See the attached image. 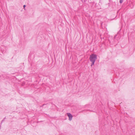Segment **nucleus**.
<instances>
[{"mask_svg":"<svg viewBox=\"0 0 135 135\" xmlns=\"http://www.w3.org/2000/svg\"><path fill=\"white\" fill-rule=\"evenodd\" d=\"M97 59V56L95 54H92L90 55V60L92 64L91 65L92 66L94 64V62Z\"/></svg>","mask_w":135,"mask_h":135,"instance_id":"nucleus-1","label":"nucleus"},{"mask_svg":"<svg viewBox=\"0 0 135 135\" xmlns=\"http://www.w3.org/2000/svg\"><path fill=\"white\" fill-rule=\"evenodd\" d=\"M67 115L69 118V120L70 121H71L72 120L73 117L72 115L70 113H67Z\"/></svg>","mask_w":135,"mask_h":135,"instance_id":"nucleus-2","label":"nucleus"},{"mask_svg":"<svg viewBox=\"0 0 135 135\" xmlns=\"http://www.w3.org/2000/svg\"><path fill=\"white\" fill-rule=\"evenodd\" d=\"M123 1V0H120L119 2L120 3H121Z\"/></svg>","mask_w":135,"mask_h":135,"instance_id":"nucleus-3","label":"nucleus"},{"mask_svg":"<svg viewBox=\"0 0 135 135\" xmlns=\"http://www.w3.org/2000/svg\"><path fill=\"white\" fill-rule=\"evenodd\" d=\"M25 7H26V5H23V8H25Z\"/></svg>","mask_w":135,"mask_h":135,"instance_id":"nucleus-4","label":"nucleus"},{"mask_svg":"<svg viewBox=\"0 0 135 135\" xmlns=\"http://www.w3.org/2000/svg\"><path fill=\"white\" fill-rule=\"evenodd\" d=\"M117 36V35H115V36H114V38H115V37L116 36Z\"/></svg>","mask_w":135,"mask_h":135,"instance_id":"nucleus-5","label":"nucleus"},{"mask_svg":"<svg viewBox=\"0 0 135 135\" xmlns=\"http://www.w3.org/2000/svg\"><path fill=\"white\" fill-rule=\"evenodd\" d=\"M46 104H43V105H42V106H43L44 105H46Z\"/></svg>","mask_w":135,"mask_h":135,"instance_id":"nucleus-6","label":"nucleus"},{"mask_svg":"<svg viewBox=\"0 0 135 135\" xmlns=\"http://www.w3.org/2000/svg\"><path fill=\"white\" fill-rule=\"evenodd\" d=\"M4 119H3V120H2V121H3V120H4Z\"/></svg>","mask_w":135,"mask_h":135,"instance_id":"nucleus-7","label":"nucleus"},{"mask_svg":"<svg viewBox=\"0 0 135 135\" xmlns=\"http://www.w3.org/2000/svg\"><path fill=\"white\" fill-rule=\"evenodd\" d=\"M4 119H3V120H2V121H3V120H4Z\"/></svg>","mask_w":135,"mask_h":135,"instance_id":"nucleus-8","label":"nucleus"},{"mask_svg":"<svg viewBox=\"0 0 135 135\" xmlns=\"http://www.w3.org/2000/svg\"><path fill=\"white\" fill-rule=\"evenodd\" d=\"M4 119H3V120H2V121H3V120H4Z\"/></svg>","mask_w":135,"mask_h":135,"instance_id":"nucleus-9","label":"nucleus"}]
</instances>
